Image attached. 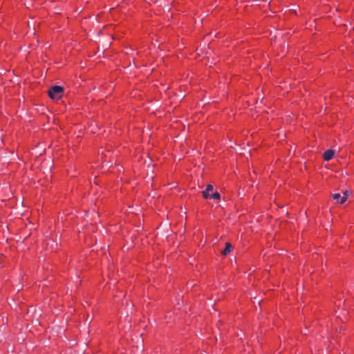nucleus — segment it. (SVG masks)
<instances>
[{
  "instance_id": "f257e3e1",
  "label": "nucleus",
  "mask_w": 354,
  "mask_h": 354,
  "mask_svg": "<svg viewBox=\"0 0 354 354\" xmlns=\"http://www.w3.org/2000/svg\"><path fill=\"white\" fill-rule=\"evenodd\" d=\"M48 93L53 100L60 99L64 95V88L60 86H53L48 89Z\"/></svg>"
},
{
  "instance_id": "f03ea898",
  "label": "nucleus",
  "mask_w": 354,
  "mask_h": 354,
  "mask_svg": "<svg viewBox=\"0 0 354 354\" xmlns=\"http://www.w3.org/2000/svg\"><path fill=\"white\" fill-rule=\"evenodd\" d=\"M335 151L333 149L326 150L323 155L324 159L326 161H329L331 160L334 156Z\"/></svg>"
},
{
  "instance_id": "7ed1b4c3",
  "label": "nucleus",
  "mask_w": 354,
  "mask_h": 354,
  "mask_svg": "<svg viewBox=\"0 0 354 354\" xmlns=\"http://www.w3.org/2000/svg\"><path fill=\"white\" fill-rule=\"evenodd\" d=\"M232 248V244L230 243H225V248L221 252L222 254L224 255V256H226V255L229 254L230 253V252H231Z\"/></svg>"
},
{
  "instance_id": "20e7f679",
  "label": "nucleus",
  "mask_w": 354,
  "mask_h": 354,
  "mask_svg": "<svg viewBox=\"0 0 354 354\" xmlns=\"http://www.w3.org/2000/svg\"><path fill=\"white\" fill-rule=\"evenodd\" d=\"M348 196V192L346 191L344 192V196L341 198V200L339 201V204H343L346 202L347 197Z\"/></svg>"
},
{
  "instance_id": "39448f33",
  "label": "nucleus",
  "mask_w": 354,
  "mask_h": 354,
  "mask_svg": "<svg viewBox=\"0 0 354 354\" xmlns=\"http://www.w3.org/2000/svg\"><path fill=\"white\" fill-rule=\"evenodd\" d=\"M333 198L337 201V203H339V201L341 200V195L339 194H334L332 196Z\"/></svg>"
},
{
  "instance_id": "423d86ee",
  "label": "nucleus",
  "mask_w": 354,
  "mask_h": 354,
  "mask_svg": "<svg viewBox=\"0 0 354 354\" xmlns=\"http://www.w3.org/2000/svg\"><path fill=\"white\" fill-rule=\"evenodd\" d=\"M220 194L217 192H215L214 193H213L212 194H211L210 196V198H213V199H219L220 198Z\"/></svg>"
},
{
  "instance_id": "0eeeda50",
  "label": "nucleus",
  "mask_w": 354,
  "mask_h": 354,
  "mask_svg": "<svg viewBox=\"0 0 354 354\" xmlns=\"http://www.w3.org/2000/svg\"><path fill=\"white\" fill-rule=\"evenodd\" d=\"M203 196L205 198H210V194H209V192H207L206 189L203 192Z\"/></svg>"
},
{
  "instance_id": "6e6552de",
  "label": "nucleus",
  "mask_w": 354,
  "mask_h": 354,
  "mask_svg": "<svg viewBox=\"0 0 354 354\" xmlns=\"http://www.w3.org/2000/svg\"><path fill=\"white\" fill-rule=\"evenodd\" d=\"M213 189H214L213 185H208L207 186V188H206L205 189H206L207 192H209V191H212V190H213Z\"/></svg>"
}]
</instances>
